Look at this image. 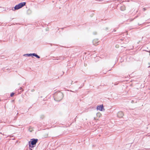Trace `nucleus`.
Returning a JSON list of instances; mask_svg holds the SVG:
<instances>
[{
	"mask_svg": "<svg viewBox=\"0 0 150 150\" xmlns=\"http://www.w3.org/2000/svg\"><path fill=\"white\" fill-rule=\"evenodd\" d=\"M54 100L57 101H60L63 97V93L60 92L55 93L54 94Z\"/></svg>",
	"mask_w": 150,
	"mask_h": 150,
	"instance_id": "1",
	"label": "nucleus"
},
{
	"mask_svg": "<svg viewBox=\"0 0 150 150\" xmlns=\"http://www.w3.org/2000/svg\"><path fill=\"white\" fill-rule=\"evenodd\" d=\"M38 141V139H31L28 142L29 148H33L35 147Z\"/></svg>",
	"mask_w": 150,
	"mask_h": 150,
	"instance_id": "2",
	"label": "nucleus"
},
{
	"mask_svg": "<svg viewBox=\"0 0 150 150\" xmlns=\"http://www.w3.org/2000/svg\"><path fill=\"white\" fill-rule=\"evenodd\" d=\"M97 110H99L100 111H102L103 110H104L103 105H100L97 106Z\"/></svg>",
	"mask_w": 150,
	"mask_h": 150,
	"instance_id": "3",
	"label": "nucleus"
},
{
	"mask_svg": "<svg viewBox=\"0 0 150 150\" xmlns=\"http://www.w3.org/2000/svg\"><path fill=\"white\" fill-rule=\"evenodd\" d=\"M99 42L98 39H95L93 41V45L96 46L99 44Z\"/></svg>",
	"mask_w": 150,
	"mask_h": 150,
	"instance_id": "4",
	"label": "nucleus"
},
{
	"mask_svg": "<svg viewBox=\"0 0 150 150\" xmlns=\"http://www.w3.org/2000/svg\"><path fill=\"white\" fill-rule=\"evenodd\" d=\"M117 115L118 117L121 118L123 117L124 115V114L122 111H120L117 113Z\"/></svg>",
	"mask_w": 150,
	"mask_h": 150,
	"instance_id": "5",
	"label": "nucleus"
},
{
	"mask_svg": "<svg viewBox=\"0 0 150 150\" xmlns=\"http://www.w3.org/2000/svg\"><path fill=\"white\" fill-rule=\"evenodd\" d=\"M20 8H21L20 7L19 4H18L16 5L14 7V9L13 8L12 10L14 11L18 10Z\"/></svg>",
	"mask_w": 150,
	"mask_h": 150,
	"instance_id": "6",
	"label": "nucleus"
},
{
	"mask_svg": "<svg viewBox=\"0 0 150 150\" xmlns=\"http://www.w3.org/2000/svg\"><path fill=\"white\" fill-rule=\"evenodd\" d=\"M20 8H22V7L25 6L26 4V2H21L20 3L18 4Z\"/></svg>",
	"mask_w": 150,
	"mask_h": 150,
	"instance_id": "7",
	"label": "nucleus"
},
{
	"mask_svg": "<svg viewBox=\"0 0 150 150\" xmlns=\"http://www.w3.org/2000/svg\"><path fill=\"white\" fill-rule=\"evenodd\" d=\"M32 13V10L31 9H29L27 10V12H26V13L28 15H30Z\"/></svg>",
	"mask_w": 150,
	"mask_h": 150,
	"instance_id": "8",
	"label": "nucleus"
},
{
	"mask_svg": "<svg viewBox=\"0 0 150 150\" xmlns=\"http://www.w3.org/2000/svg\"><path fill=\"white\" fill-rule=\"evenodd\" d=\"M125 6H121L120 7V9L121 11H124L125 10Z\"/></svg>",
	"mask_w": 150,
	"mask_h": 150,
	"instance_id": "9",
	"label": "nucleus"
},
{
	"mask_svg": "<svg viewBox=\"0 0 150 150\" xmlns=\"http://www.w3.org/2000/svg\"><path fill=\"white\" fill-rule=\"evenodd\" d=\"M23 56H25L31 57V53L25 54L23 55Z\"/></svg>",
	"mask_w": 150,
	"mask_h": 150,
	"instance_id": "10",
	"label": "nucleus"
},
{
	"mask_svg": "<svg viewBox=\"0 0 150 150\" xmlns=\"http://www.w3.org/2000/svg\"><path fill=\"white\" fill-rule=\"evenodd\" d=\"M36 53H31V57H35V56Z\"/></svg>",
	"mask_w": 150,
	"mask_h": 150,
	"instance_id": "11",
	"label": "nucleus"
},
{
	"mask_svg": "<svg viewBox=\"0 0 150 150\" xmlns=\"http://www.w3.org/2000/svg\"><path fill=\"white\" fill-rule=\"evenodd\" d=\"M35 57H36L38 59H40V57L37 54H36L35 56Z\"/></svg>",
	"mask_w": 150,
	"mask_h": 150,
	"instance_id": "12",
	"label": "nucleus"
},
{
	"mask_svg": "<svg viewBox=\"0 0 150 150\" xmlns=\"http://www.w3.org/2000/svg\"><path fill=\"white\" fill-rule=\"evenodd\" d=\"M14 94L15 93L13 92L11 93L10 95V96L11 97H13L14 96Z\"/></svg>",
	"mask_w": 150,
	"mask_h": 150,
	"instance_id": "13",
	"label": "nucleus"
},
{
	"mask_svg": "<svg viewBox=\"0 0 150 150\" xmlns=\"http://www.w3.org/2000/svg\"><path fill=\"white\" fill-rule=\"evenodd\" d=\"M0 57H1V58L3 59L4 58V56H1Z\"/></svg>",
	"mask_w": 150,
	"mask_h": 150,
	"instance_id": "14",
	"label": "nucleus"
},
{
	"mask_svg": "<svg viewBox=\"0 0 150 150\" xmlns=\"http://www.w3.org/2000/svg\"><path fill=\"white\" fill-rule=\"evenodd\" d=\"M19 89L20 90H22L21 91H23V90L22 89V88L21 87Z\"/></svg>",
	"mask_w": 150,
	"mask_h": 150,
	"instance_id": "15",
	"label": "nucleus"
},
{
	"mask_svg": "<svg viewBox=\"0 0 150 150\" xmlns=\"http://www.w3.org/2000/svg\"><path fill=\"white\" fill-rule=\"evenodd\" d=\"M93 34L94 35H96L97 34V33L96 32H95L93 33Z\"/></svg>",
	"mask_w": 150,
	"mask_h": 150,
	"instance_id": "16",
	"label": "nucleus"
},
{
	"mask_svg": "<svg viewBox=\"0 0 150 150\" xmlns=\"http://www.w3.org/2000/svg\"><path fill=\"white\" fill-rule=\"evenodd\" d=\"M83 85H83H83H82V86H81V87H80L79 88V89H80V88H81L82 87V86H83Z\"/></svg>",
	"mask_w": 150,
	"mask_h": 150,
	"instance_id": "17",
	"label": "nucleus"
},
{
	"mask_svg": "<svg viewBox=\"0 0 150 150\" xmlns=\"http://www.w3.org/2000/svg\"><path fill=\"white\" fill-rule=\"evenodd\" d=\"M108 28H107H107H105V30H108Z\"/></svg>",
	"mask_w": 150,
	"mask_h": 150,
	"instance_id": "18",
	"label": "nucleus"
},
{
	"mask_svg": "<svg viewBox=\"0 0 150 150\" xmlns=\"http://www.w3.org/2000/svg\"><path fill=\"white\" fill-rule=\"evenodd\" d=\"M69 91H70V92H75L71 90H70Z\"/></svg>",
	"mask_w": 150,
	"mask_h": 150,
	"instance_id": "19",
	"label": "nucleus"
},
{
	"mask_svg": "<svg viewBox=\"0 0 150 150\" xmlns=\"http://www.w3.org/2000/svg\"><path fill=\"white\" fill-rule=\"evenodd\" d=\"M31 91H32V92L34 91V89H32L31 90Z\"/></svg>",
	"mask_w": 150,
	"mask_h": 150,
	"instance_id": "20",
	"label": "nucleus"
},
{
	"mask_svg": "<svg viewBox=\"0 0 150 150\" xmlns=\"http://www.w3.org/2000/svg\"><path fill=\"white\" fill-rule=\"evenodd\" d=\"M29 149L30 150H33V149H32L31 148H29Z\"/></svg>",
	"mask_w": 150,
	"mask_h": 150,
	"instance_id": "21",
	"label": "nucleus"
},
{
	"mask_svg": "<svg viewBox=\"0 0 150 150\" xmlns=\"http://www.w3.org/2000/svg\"><path fill=\"white\" fill-rule=\"evenodd\" d=\"M113 31L114 32H115L116 31V30L115 29H114L113 30Z\"/></svg>",
	"mask_w": 150,
	"mask_h": 150,
	"instance_id": "22",
	"label": "nucleus"
},
{
	"mask_svg": "<svg viewBox=\"0 0 150 150\" xmlns=\"http://www.w3.org/2000/svg\"><path fill=\"white\" fill-rule=\"evenodd\" d=\"M73 81H71V85H72V84H73Z\"/></svg>",
	"mask_w": 150,
	"mask_h": 150,
	"instance_id": "23",
	"label": "nucleus"
},
{
	"mask_svg": "<svg viewBox=\"0 0 150 150\" xmlns=\"http://www.w3.org/2000/svg\"><path fill=\"white\" fill-rule=\"evenodd\" d=\"M23 86H25V84H23Z\"/></svg>",
	"mask_w": 150,
	"mask_h": 150,
	"instance_id": "24",
	"label": "nucleus"
},
{
	"mask_svg": "<svg viewBox=\"0 0 150 150\" xmlns=\"http://www.w3.org/2000/svg\"><path fill=\"white\" fill-rule=\"evenodd\" d=\"M77 82H78L77 81H75V82H74V83H77Z\"/></svg>",
	"mask_w": 150,
	"mask_h": 150,
	"instance_id": "25",
	"label": "nucleus"
},
{
	"mask_svg": "<svg viewBox=\"0 0 150 150\" xmlns=\"http://www.w3.org/2000/svg\"><path fill=\"white\" fill-rule=\"evenodd\" d=\"M100 113H99H99H98V115H97V116H98V115H100Z\"/></svg>",
	"mask_w": 150,
	"mask_h": 150,
	"instance_id": "26",
	"label": "nucleus"
},
{
	"mask_svg": "<svg viewBox=\"0 0 150 150\" xmlns=\"http://www.w3.org/2000/svg\"><path fill=\"white\" fill-rule=\"evenodd\" d=\"M133 100H132V102H132V103H133Z\"/></svg>",
	"mask_w": 150,
	"mask_h": 150,
	"instance_id": "27",
	"label": "nucleus"
},
{
	"mask_svg": "<svg viewBox=\"0 0 150 150\" xmlns=\"http://www.w3.org/2000/svg\"><path fill=\"white\" fill-rule=\"evenodd\" d=\"M4 68H3V70H4Z\"/></svg>",
	"mask_w": 150,
	"mask_h": 150,
	"instance_id": "28",
	"label": "nucleus"
},
{
	"mask_svg": "<svg viewBox=\"0 0 150 150\" xmlns=\"http://www.w3.org/2000/svg\"><path fill=\"white\" fill-rule=\"evenodd\" d=\"M148 67H149V68L150 67V66H149Z\"/></svg>",
	"mask_w": 150,
	"mask_h": 150,
	"instance_id": "29",
	"label": "nucleus"
},
{
	"mask_svg": "<svg viewBox=\"0 0 150 150\" xmlns=\"http://www.w3.org/2000/svg\"><path fill=\"white\" fill-rule=\"evenodd\" d=\"M64 74V72H63L62 74Z\"/></svg>",
	"mask_w": 150,
	"mask_h": 150,
	"instance_id": "30",
	"label": "nucleus"
},
{
	"mask_svg": "<svg viewBox=\"0 0 150 150\" xmlns=\"http://www.w3.org/2000/svg\"><path fill=\"white\" fill-rule=\"evenodd\" d=\"M77 90H76V92H77Z\"/></svg>",
	"mask_w": 150,
	"mask_h": 150,
	"instance_id": "31",
	"label": "nucleus"
},
{
	"mask_svg": "<svg viewBox=\"0 0 150 150\" xmlns=\"http://www.w3.org/2000/svg\"><path fill=\"white\" fill-rule=\"evenodd\" d=\"M43 117L42 118H43L44 117V116H43Z\"/></svg>",
	"mask_w": 150,
	"mask_h": 150,
	"instance_id": "32",
	"label": "nucleus"
},
{
	"mask_svg": "<svg viewBox=\"0 0 150 150\" xmlns=\"http://www.w3.org/2000/svg\"><path fill=\"white\" fill-rule=\"evenodd\" d=\"M0 133L2 134V133L1 132H0Z\"/></svg>",
	"mask_w": 150,
	"mask_h": 150,
	"instance_id": "33",
	"label": "nucleus"
},
{
	"mask_svg": "<svg viewBox=\"0 0 150 150\" xmlns=\"http://www.w3.org/2000/svg\"><path fill=\"white\" fill-rule=\"evenodd\" d=\"M64 29V28H62V29Z\"/></svg>",
	"mask_w": 150,
	"mask_h": 150,
	"instance_id": "34",
	"label": "nucleus"
}]
</instances>
